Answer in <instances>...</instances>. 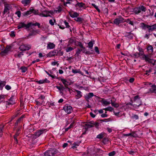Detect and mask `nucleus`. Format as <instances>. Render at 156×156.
<instances>
[{"label":"nucleus","instance_id":"nucleus-1","mask_svg":"<svg viewBox=\"0 0 156 156\" xmlns=\"http://www.w3.org/2000/svg\"><path fill=\"white\" fill-rule=\"evenodd\" d=\"M31 26H37L38 28H41L40 24L37 22L35 23H33L32 22H30L27 24H26L23 23L21 22L19 23L17 27L18 29L24 27H25L26 29H27L30 27Z\"/></svg>","mask_w":156,"mask_h":156},{"label":"nucleus","instance_id":"nucleus-2","mask_svg":"<svg viewBox=\"0 0 156 156\" xmlns=\"http://www.w3.org/2000/svg\"><path fill=\"white\" fill-rule=\"evenodd\" d=\"M139 57L142 56V59L143 60H144L146 62H147L149 63H151L153 64V65H154L155 62L152 59L150 58V55H145L144 54V51H141L138 52Z\"/></svg>","mask_w":156,"mask_h":156},{"label":"nucleus","instance_id":"nucleus-3","mask_svg":"<svg viewBox=\"0 0 156 156\" xmlns=\"http://www.w3.org/2000/svg\"><path fill=\"white\" fill-rule=\"evenodd\" d=\"M141 98L138 95L135 96L133 98V100H131V102H134L136 103V104H134V108H138L139 106L142 104V101L140 99Z\"/></svg>","mask_w":156,"mask_h":156},{"label":"nucleus","instance_id":"nucleus-4","mask_svg":"<svg viewBox=\"0 0 156 156\" xmlns=\"http://www.w3.org/2000/svg\"><path fill=\"white\" fill-rule=\"evenodd\" d=\"M146 10V8L144 6L140 5L139 6L133 8L132 12L135 14L137 15L142 12H145Z\"/></svg>","mask_w":156,"mask_h":156},{"label":"nucleus","instance_id":"nucleus-5","mask_svg":"<svg viewBox=\"0 0 156 156\" xmlns=\"http://www.w3.org/2000/svg\"><path fill=\"white\" fill-rule=\"evenodd\" d=\"M58 152L56 149L50 148L45 152L44 156H55Z\"/></svg>","mask_w":156,"mask_h":156},{"label":"nucleus","instance_id":"nucleus-6","mask_svg":"<svg viewBox=\"0 0 156 156\" xmlns=\"http://www.w3.org/2000/svg\"><path fill=\"white\" fill-rule=\"evenodd\" d=\"M141 24L143 25L144 28V27H146L148 29V32H151L156 30V23L151 26L145 24L144 23H142Z\"/></svg>","mask_w":156,"mask_h":156},{"label":"nucleus","instance_id":"nucleus-7","mask_svg":"<svg viewBox=\"0 0 156 156\" xmlns=\"http://www.w3.org/2000/svg\"><path fill=\"white\" fill-rule=\"evenodd\" d=\"M32 13H33L35 15H37L38 14V10H35L33 8L32 9H30V10L27 11V12H24L23 15L24 16H27L31 14Z\"/></svg>","mask_w":156,"mask_h":156},{"label":"nucleus","instance_id":"nucleus-8","mask_svg":"<svg viewBox=\"0 0 156 156\" xmlns=\"http://www.w3.org/2000/svg\"><path fill=\"white\" fill-rule=\"evenodd\" d=\"M124 22V19L122 17L117 18L115 19L113 21L114 24L117 26L121 27V25H119L120 23Z\"/></svg>","mask_w":156,"mask_h":156},{"label":"nucleus","instance_id":"nucleus-9","mask_svg":"<svg viewBox=\"0 0 156 156\" xmlns=\"http://www.w3.org/2000/svg\"><path fill=\"white\" fill-rule=\"evenodd\" d=\"M46 131V129H39L36 132H35L34 134V138H36L39 137L41 134L44 133H45Z\"/></svg>","mask_w":156,"mask_h":156},{"label":"nucleus","instance_id":"nucleus-10","mask_svg":"<svg viewBox=\"0 0 156 156\" xmlns=\"http://www.w3.org/2000/svg\"><path fill=\"white\" fill-rule=\"evenodd\" d=\"M12 47V46L11 45H7L5 49L1 52V55H7L8 52L11 50Z\"/></svg>","mask_w":156,"mask_h":156},{"label":"nucleus","instance_id":"nucleus-11","mask_svg":"<svg viewBox=\"0 0 156 156\" xmlns=\"http://www.w3.org/2000/svg\"><path fill=\"white\" fill-rule=\"evenodd\" d=\"M63 109L65 112L68 114H70L73 111L72 107L70 105H65L63 107Z\"/></svg>","mask_w":156,"mask_h":156},{"label":"nucleus","instance_id":"nucleus-12","mask_svg":"<svg viewBox=\"0 0 156 156\" xmlns=\"http://www.w3.org/2000/svg\"><path fill=\"white\" fill-rule=\"evenodd\" d=\"M31 46L30 45L23 44L21 45L19 48V49L20 51H25L29 50L31 48Z\"/></svg>","mask_w":156,"mask_h":156},{"label":"nucleus","instance_id":"nucleus-13","mask_svg":"<svg viewBox=\"0 0 156 156\" xmlns=\"http://www.w3.org/2000/svg\"><path fill=\"white\" fill-rule=\"evenodd\" d=\"M40 32V31L39 29L36 30H33L31 31L30 33L29 34L28 37H30V36H35L37 34H39Z\"/></svg>","mask_w":156,"mask_h":156},{"label":"nucleus","instance_id":"nucleus-14","mask_svg":"<svg viewBox=\"0 0 156 156\" xmlns=\"http://www.w3.org/2000/svg\"><path fill=\"white\" fill-rule=\"evenodd\" d=\"M58 53V51L56 50H54L53 51H51L48 53L47 55V57H51L57 55Z\"/></svg>","mask_w":156,"mask_h":156},{"label":"nucleus","instance_id":"nucleus-15","mask_svg":"<svg viewBox=\"0 0 156 156\" xmlns=\"http://www.w3.org/2000/svg\"><path fill=\"white\" fill-rule=\"evenodd\" d=\"M75 91L76 92L75 96L76 99H79L82 97V93L80 91L75 90Z\"/></svg>","mask_w":156,"mask_h":156},{"label":"nucleus","instance_id":"nucleus-16","mask_svg":"<svg viewBox=\"0 0 156 156\" xmlns=\"http://www.w3.org/2000/svg\"><path fill=\"white\" fill-rule=\"evenodd\" d=\"M77 2V3L75 5L76 7H78L79 8H82L83 9H85L86 8V6L85 4L83 2H79L77 1H76Z\"/></svg>","mask_w":156,"mask_h":156},{"label":"nucleus","instance_id":"nucleus-17","mask_svg":"<svg viewBox=\"0 0 156 156\" xmlns=\"http://www.w3.org/2000/svg\"><path fill=\"white\" fill-rule=\"evenodd\" d=\"M151 88L149 89V90L147 93H156V85L155 84L151 85Z\"/></svg>","mask_w":156,"mask_h":156},{"label":"nucleus","instance_id":"nucleus-18","mask_svg":"<svg viewBox=\"0 0 156 156\" xmlns=\"http://www.w3.org/2000/svg\"><path fill=\"white\" fill-rule=\"evenodd\" d=\"M94 96V94L93 93H89L86 95L85 96V99L87 102H89V100L90 98H92Z\"/></svg>","mask_w":156,"mask_h":156},{"label":"nucleus","instance_id":"nucleus-19","mask_svg":"<svg viewBox=\"0 0 156 156\" xmlns=\"http://www.w3.org/2000/svg\"><path fill=\"white\" fill-rule=\"evenodd\" d=\"M55 44L53 43L49 42L47 44V48L48 49H51L54 48L55 47Z\"/></svg>","mask_w":156,"mask_h":156},{"label":"nucleus","instance_id":"nucleus-20","mask_svg":"<svg viewBox=\"0 0 156 156\" xmlns=\"http://www.w3.org/2000/svg\"><path fill=\"white\" fill-rule=\"evenodd\" d=\"M41 16L47 17L51 16L49 14V11L48 10L44 11L42 14L41 15Z\"/></svg>","mask_w":156,"mask_h":156},{"label":"nucleus","instance_id":"nucleus-21","mask_svg":"<svg viewBox=\"0 0 156 156\" xmlns=\"http://www.w3.org/2000/svg\"><path fill=\"white\" fill-rule=\"evenodd\" d=\"M69 14L70 16L72 18H76L79 16V14L76 12H74L73 13L72 12H69Z\"/></svg>","mask_w":156,"mask_h":156},{"label":"nucleus","instance_id":"nucleus-22","mask_svg":"<svg viewBox=\"0 0 156 156\" xmlns=\"http://www.w3.org/2000/svg\"><path fill=\"white\" fill-rule=\"evenodd\" d=\"M62 82L63 84L64 85L65 87L67 88V90L68 91H70V89L68 87L69 82L66 79H63L62 80Z\"/></svg>","mask_w":156,"mask_h":156},{"label":"nucleus","instance_id":"nucleus-23","mask_svg":"<svg viewBox=\"0 0 156 156\" xmlns=\"http://www.w3.org/2000/svg\"><path fill=\"white\" fill-rule=\"evenodd\" d=\"M39 84H41L43 83H49L50 81L47 80V79L46 78L44 80H41L39 81H37L36 82Z\"/></svg>","mask_w":156,"mask_h":156},{"label":"nucleus","instance_id":"nucleus-24","mask_svg":"<svg viewBox=\"0 0 156 156\" xmlns=\"http://www.w3.org/2000/svg\"><path fill=\"white\" fill-rule=\"evenodd\" d=\"M93 121H91L90 122H87L85 124V126L86 127H87V128H90L93 127L94 124Z\"/></svg>","mask_w":156,"mask_h":156},{"label":"nucleus","instance_id":"nucleus-25","mask_svg":"<svg viewBox=\"0 0 156 156\" xmlns=\"http://www.w3.org/2000/svg\"><path fill=\"white\" fill-rule=\"evenodd\" d=\"M31 2L30 0H22L21 1L22 3L25 6H27Z\"/></svg>","mask_w":156,"mask_h":156},{"label":"nucleus","instance_id":"nucleus-26","mask_svg":"<svg viewBox=\"0 0 156 156\" xmlns=\"http://www.w3.org/2000/svg\"><path fill=\"white\" fill-rule=\"evenodd\" d=\"M101 102L103 105H105V106L108 105L110 104V102L108 101L104 98H102Z\"/></svg>","mask_w":156,"mask_h":156},{"label":"nucleus","instance_id":"nucleus-27","mask_svg":"<svg viewBox=\"0 0 156 156\" xmlns=\"http://www.w3.org/2000/svg\"><path fill=\"white\" fill-rule=\"evenodd\" d=\"M116 100L115 99V101H113L112 100H111V104L114 107L117 108L119 106V105L118 103H115L116 101Z\"/></svg>","mask_w":156,"mask_h":156},{"label":"nucleus","instance_id":"nucleus-28","mask_svg":"<svg viewBox=\"0 0 156 156\" xmlns=\"http://www.w3.org/2000/svg\"><path fill=\"white\" fill-rule=\"evenodd\" d=\"M62 24H64V25L66 26V27L67 28H69V29H70V31L72 32V30H71V27L69 25L68 23L65 21H62Z\"/></svg>","mask_w":156,"mask_h":156},{"label":"nucleus","instance_id":"nucleus-29","mask_svg":"<svg viewBox=\"0 0 156 156\" xmlns=\"http://www.w3.org/2000/svg\"><path fill=\"white\" fill-rule=\"evenodd\" d=\"M72 72L74 74H76L77 73H79L81 75H83V73L80 71V69H72Z\"/></svg>","mask_w":156,"mask_h":156},{"label":"nucleus","instance_id":"nucleus-30","mask_svg":"<svg viewBox=\"0 0 156 156\" xmlns=\"http://www.w3.org/2000/svg\"><path fill=\"white\" fill-rule=\"evenodd\" d=\"M83 50L84 49L82 48L80 49L79 48H77L76 50V52L75 54V55H76V56H78L80 54L81 52V51L83 52Z\"/></svg>","mask_w":156,"mask_h":156},{"label":"nucleus","instance_id":"nucleus-31","mask_svg":"<svg viewBox=\"0 0 156 156\" xmlns=\"http://www.w3.org/2000/svg\"><path fill=\"white\" fill-rule=\"evenodd\" d=\"M125 136H131L134 137H136L137 136V134H136L134 132H133L131 133H129L125 134Z\"/></svg>","mask_w":156,"mask_h":156},{"label":"nucleus","instance_id":"nucleus-32","mask_svg":"<svg viewBox=\"0 0 156 156\" xmlns=\"http://www.w3.org/2000/svg\"><path fill=\"white\" fill-rule=\"evenodd\" d=\"M6 82L5 81L0 80V90L3 89V87L5 85Z\"/></svg>","mask_w":156,"mask_h":156},{"label":"nucleus","instance_id":"nucleus-33","mask_svg":"<svg viewBox=\"0 0 156 156\" xmlns=\"http://www.w3.org/2000/svg\"><path fill=\"white\" fill-rule=\"evenodd\" d=\"M105 134L103 132L101 133L97 136L96 138L99 139H102L105 136Z\"/></svg>","mask_w":156,"mask_h":156},{"label":"nucleus","instance_id":"nucleus-34","mask_svg":"<svg viewBox=\"0 0 156 156\" xmlns=\"http://www.w3.org/2000/svg\"><path fill=\"white\" fill-rule=\"evenodd\" d=\"M9 5H5L4 10L3 12V14H5L7 12H9Z\"/></svg>","mask_w":156,"mask_h":156},{"label":"nucleus","instance_id":"nucleus-35","mask_svg":"<svg viewBox=\"0 0 156 156\" xmlns=\"http://www.w3.org/2000/svg\"><path fill=\"white\" fill-rule=\"evenodd\" d=\"M126 22L132 26H134V23L133 21L130 20V19H127L126 20L124 19V22Z\"/></svg>","mask_w":156,"mask_h":156},{"label":"nucleus","instance_id":"nucleus-36","mask_svg":"<svg viewBox=\"0 0 156 156\" xmlns=\"http://www.w3.org/2000/svg\"><path fill=\"white\" fill-rule=\"evenodd\" d=\"M131 118L134 120H136L139 119V117L138 115L133 114L131 116Z\"/></svg>","mask_w":156,"mask_h":156},{"label":"nucleus","instance_id":"nucleus-37","mask_svg":"<svg viewBox=\"0 0 156 156\" xmlns=\"http://www.w3.org/2000/svg\"><path fill=\"white\" fill-rule=\"evenodd\" d=\"M74 20L77 22H80V23H81L84 20L83 18L79 17H76V18L74 19Z\"/></svg>","mask_w":156,"mask_h":156},{"label":"nucleus","instance_id":"nucleus-38","mask_svg":"<svg viewBox=\"0 0 156 156\" xmlns=\"http://www.w3.org/2000/svg\"><path fill=\"white\" fill-rule=\"evenodd\" d=\"M35 102L36 103V104L38 106H41V105H43L44 101L43 100H40L39 101L37 100H36L35 101Z\"/></svg>","mask_w":156,"mask_h":156},{"label":"nucleus","instance_id":"nucleus-39","mask_svg":"<svg viewBox=\"0 0 156 156\" xmlns=\"http://www.w3.org/2000/svg\"><path fill=\"white\" fill-rule=\"evenodd\" d=\"M94 44V41H91L88 43V47L90 49L93 48V44Z\"/></svg>","mask_w":156,"mask_h":156},{"label":"nucleus","instance_id":"nucleus-40","mask_svg":"<svg viewBox=\"0 0 156 156\" xmlns=\"http://www.w3.org/2000/svg\"><path fill=\"white\" fill-rule=\"evenodd\" d=\"M81 143V142L78 141L74 143L73 144V145L72 147V148L73 149H74L76 147V146H79Z\"/></svg>","mask_w":156,"mask_h":156},{"label":"nucleus","instance_id":"nucleus-41","mask_svg":"<svg viewBox=\"0 0 156 156\" xmlns=\"http://www.w3.org/2000/svg\"><path fill=\"white\" fill-rule=\"evenodd\" d=\"M77 46L80 47L81 48L83 49H85V48L84 47L81 42H77V44H76Z\"/></svg>","mask_w":156,"mask_h":156},{"label":"nucleus","instance_id":"nucleus-42","mask_svg":"<svg viewBox=\"0 0 156 156\" xmlns=\"http://www.w3.org/2000/svg\"><path fill=\"white\" fill-rule=\"evenodd\" d=\"M74 122H73L69 126V127L65 129V131L67 132L69 129H70L72 128H73L74 126Z\"/></svg>","mask_w":156,"mask_h":156},{"label":"nucleus","instance_id":"nucleus-43","mask_svg":"<svg viewBox=\"0 0 156 156\" xmlns=\"http://www.w3.org/2000/svg\"><path fill=\"white\" fill-rule=\"evenodd\" d=\"M147 50L148 51L149 53H152L153 51V49L152 46L151 45L149 46L147 48Z\"/></svg>","mask_w":156,"mask_h":156},{"label":"nucleus","instance_id":"nucleus-44","mask_svg":"<svg viewBox=\"0 0 156 156\" xmlns=\"http://www.w3.org/2000/svg\"><path fill=\"white\" fill-rule=\"evenodd\" d=\"M152 69L151 68H148V69L147 70L145 71V72H146L145 74L147 75H150V73L152 71Z\"/></svg>","mask_w":156,"mask_h":156},{"label":"nucleus","instance_id":"nucleus-45","mask_svg":"<svg viewBox=\"0 0 156 156\" xmlns=\"http://www.w3.org/2000/svg\"><path fill=\"white\" fill-rule=\"evenodd\" d=\"M20 69L21 70V72L23 73H25L27 70V67L24 66H22L20 68Z\"/></svg>","mask_w":156,"mask_h":156},{"label":"nucleus","instance_id":"nucleus-46","mask_svg":"<svg viewBox=\"0 0 156 156\" xmlns=\"http://www.w3.org/2000/svg\"><path fill=\"white\" fill-rule=\"evenodd\" d=\"M74 49V48L71 47H68L66 49V52L71 51Z\"/></svg>","mask_w":156,"mask_h":156},{"label":"nucleus","instance_id":"nucleus-47","mask_svg":"<svg viewBox=\"0 0 156 156\" xmlns=\"http://www.w3.org/2000/svg\"><path fill=\"white\" fill-rule=\"evenodd\" d=\"M128 34L127 35V37L130 39H132L133 38V35L131 33V32H129L128 33Z\"/></svg>","mask_w":156,"mask_h":156},{"label":"nucleus","instance_id":"nucleus-48","mask_svg":"<svg viewBox=\"0 0 156 156\" xmlns=\"http://www.w3.org/2000/svg\"><path fill=\"white\" fill-rule=\"evenodd\" d=\"M91 5L93 6L97 10V11L100 12V9L98 8V6L96 5L94 3H92Z\"/></svg>","mask_w":156,"mask_h":156},{"label":"nucleus","instance_id":"nucleus-49","mask_svg":"<svg viewBox=\"0 0 156 156\" xmlns=\"http://www.w3.org/2000/svg\"><path fill=\"white\" fill-rule=\"evenodd\" d=\"M23 55V52H20L18 54L16 55V54H15L14 55V56L15 57H17L19 58H20L21 57V55Z\"/></svg>","mask_w":156,"mask_h":156},{"label":"nucleus","instance_id":"nucleus-50","mask_svg":"<svg viewBox=\"0 0 156 156\" xmlns=\"http://www.w3.org/2000/svg\"><path fill=\"white\" fill-rule=\"evenodd\" d=\"M138 52H136L134 54H133L131 56L132 57H134V58H138L139 57Z\"/></svg>","mask_w":156,"mask_h":156},{"label":"nucleus","instance_id":"nucleus-51","mask_svg":"<svg viewBox=\"0 0 156 156\" xmlns=\"http://www.w3.org/2000/svg\"><path fill=\"white\" fill-rule=\"evenodd\" d=\"M62 22H61V23H59L58 24V26H59V27L61 29H64L65 28V27L64 26V24H62Z\"/></svg>","mask_w":156,"mask_h":156},{"label":"nucleus","instance_id":"nucleus-52","mask_svg":"<svg viewBox=\"0 0 156 156\" xmlns=\"http://www.w3.org/2000/svg\"><path fill=\"white\" fill-rule=\"evenodd\" d=\"M57 10H55V11L56 13H59L62 11V8L60 7L59 6L57 8Z\"/></svg>","mask_w":156,"mask_h":156},{"label":"nucleus","instance_id":"nucleus-53","mask_svg":"<svg viewBox=\"0 0 156 156\" xmlns=\"http://www.w3.org/2000/svg\"><path fill=\"white\" fill-rule=\"evenodd\" d=\"M5 95H0V103L3 101V100L5 98Z\"/></svg>","mask_w":156,"mask_h":156},{"label":"nucleus","instance_id":"nucleus-54","mask_svg":"<svg viewBox=\"0 0 156 156\" xmlns=\"http://www.w3.org/2000/svg\"><path fill=\"white\" fill-rule=\"evenodd\" d=\"M115 154V151H112L111 152H110L108 153V156H113Z\"/></svg>","mask_w":156,"mask_h":156},{"label":"nucleus","instance_id":"nucleus-55","mask_svg":"<svg viewBox=\"0 0 156 156\" xmlns=\"http://www.w3.org/2000/svg\"><path fill=\"white\" fill-rule=\"evenodd\" d=\"M24 115H22L17 121L20 122L22 120L23 118L24 117Z\"/></svg>","mask_w":156,"mask_h":156},{"label":"nucleus","instance_id":"nucleus-56","mask_svg":"<svg viewBox=\"0 0 156 156\" xmlns=\"http://www.w3.org/2000/svg\"><path fill=\"white\" fill-rule=\"evenodd\" d=\"M15 14L17 15L19 17H20L21 16V12L20 11H18L16 12Z\"/></svg>","mask_w":156,"mask_h":156},{"label":"nucleus","instance_id":"nucleus-57","mask_svg":"<svg viewBox=\"0 0 156 156\" xmlns=\"http://www.w3.org/2000/svg\"><path fill=\"white\" fill-rule=\"evenodd\" d=\"M19 115V113H17L16 114L14 115H13L11 118V119L10 121H12V120H13L14 119H15L16 117Z\"/></svg>","mask_w":156,"mask_h":156},{"label":"nucleus","instance_id":"nucleus-58","mask_svg":"<svg viewBox=\"0 0 156 156\" xmlns=\"http://www.w3.org/2000/svg\"><path fill=\"white\" fill-rule=\"evenodd\" d=\"M75 42V41L73 38H70L69 41V43L70 44H73V43Z\"/></svg>","mask_w":156,"mask_h":156},{"label":"nucleus","instance_id":"nucleus-59","mask_svg":"<svg viewBox=\"0 0 156 156\" xmlns=\"http://www.w3.org/2000/svg\"><path fill=\"white\" fill-rule=\"evenodd\" d=\"M94 50L98 54H99V51L98 49V48L97 46H96L94 48Z\"/></svg>","mask_w":156,"mask_h":156},{"label":"nucleus","instance_id":"nucleus-60","mask_svg":"<svg viewBox=\"0 0 156 156\" xmlns=\"http://www.w3.org/2000/svg\"><path fill=\"white\" fill-rule=\"evenodd\" d=\"M83 53H85L86 55H90L91 54L90 52L89 51H85V49L83 50Z\"/></svg>","mask_w":156,"mask_h":156},{"label":"nucleus","instance_id":"nucleus-61","mask_svg":"<svg viewBox=\"0 0 156 156\" xmlns=\"http://www.w3.org/2000/svg\"><path fill=\"white\" fill-rule=\"evenodd\" d=\"M10 36L12 37H14L15 36V33L14 31H12L11 32L10 34Z\"/></svg>","mask_w":156,"mask_h":156},{"label":"nucleus","instance_id":"nucleus-62","mask_svg":"<svg viewBox=\"0 0 156 156\" xmlns=\"http://www.w3.org/2000/svg\"><path fill=\"white\" fill-rule=\"evenodd\" d=\"M5 88L7 90H10L11 89V87L9 85H6V86H5Z\"/></svg>","mask_w":156,"mask_h":156},{"label":"nucleus","instance_id":"nucleus-63","mask_svg":"<svg viewBox=\"0 0 156 156\" xmlns=\"http://www.w3.org/2000/svg\"><path fill=\"white\" fill-rule=\"evenodd\" d=\"M58 55L59 56H62L63 54V52L59 50V51H58Z\"/></svg>","mask_w":156,"mask_h":156},{"label":"nucleus","instance_id":"nucleus-64","mask_svg":"<svg viewBox=\"0 0 156 156\" xmlns=\"http://www.w3.org/2000/svg\"><path fill=\"white\" fill-rule=\"evenodd\" d=\"M128 152L129 154H133L134 153V151L133 150V149H131L130 151H128Z\"/></svg>","mask_w":156,"mask_h":156}]
</instances>
